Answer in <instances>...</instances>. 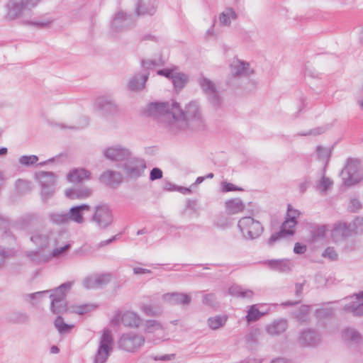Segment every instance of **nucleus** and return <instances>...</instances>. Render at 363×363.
I'll return each mask as SVG.
<instances>
[{
  "instance_id": "f257e3e1",
  "label": "nucleus",
  "mask_w": 363,
  "mask_h": 363,
  "mask_svg": "<svg viewBox=\"0 0 363 363\" xmlns=\"http://www.w3.org/2000/svg\"><path fill=\"white\" fill-rule=\"evenodd\" d=\"M359 230H363V218L357 217L350 223L340 220L333 224L331 238L335 242H340L357 233Z\"/></svg>"
},
{
  "instance_id": "f03ea898",
  "label": "nucleus",
  "mask_w": 363,
  "mask_h": 363,
  "mask_svg": "<svg viewBox=\"0 0 363 363\" xmlns=\"http://www.w3.org/2000/svg\"><path fill=\"white\" fill-rule=\"evenodd\" d=\"M172 108L173 120L174 121H189L199 120L201 118L199 106L195 101L189 103L183 110L179 103L172 101Z\"/></svg>"
},
{
  "instance_id": "7ed1b4c3",
  "label": "nucleus",
  "mask_w": 363,
  "mask_h": 363,
  "mask_svg": "<svg viewBox=\"0 0 363 363\" xmlns=\"http://www.w3.org/2000/svg\"><path fill=\"white\" fill-rule=\"evenodd\" d=\"M238 227L243 237L247 240L256 239L263 232V227L261 223L255 220L251 216H245L240 218L238 221Z\"/></svg>"
},
{
  "instance_id": "20e7f679",
  "label": "nucleus",
  "mask_w": 363,
  "mask_h": 363,
  "mask_svg": "<svg viewBox=\"0 0 363 363\" xmlns=\"http://www.w3.org/2000/svg\"><path fill=\"white\" fill-rule=\"evenodd\" d=\"M172 102H152L147 106L146 113L158 122H164L166 119H173Z\"/></svg>"
},
{
  "instance_id": "39448f33",
  "label": "nucleus",
  "mask_w": 363,
  "mask_h": 363,
  "mask_svg": "<svg viewBox=\"0 0 363 363\" xmlns=\"http://www.w3.org/2000/svg\"><path fill=\"white\" fill-rule=\"evenodd\" d=\"M113 339L110 330L104 329L94 357V363H105L113 350Z\"/></svg>"
},
{
  "instance_id": "423d86ee",
  "label": "nucleus",
  "mask_w": 363,
  "mask_h": 363,
  "mask_svg": "<svg viewBox=\"0 0 363 363\" xmlns=\"http://www.w3.org/2000/svg\"><path fill=\"white\" fill-rule=\"evenodd\" d=\"M91 220L96 223L99 229L105 230L108 228L113 222V215L111 209L107 204L95 206Z\"/></svg>"
},
{
  "instance_id": "0eeeda50",
  "label": "nucleus",
  "mask_w": 363,
  "mask_h": 363,
  "mask_svg": "<svg viewBox=\"0 0 363 363\" xmlns=\"http://www.w3.org/2000/svg\"><path fill=\"white\" fill-rule=\"evenodd\" d=\"M123 168L128 178L136 179L144 174L146 162L144 159L130 156L125 161Z\"/></svg>"
},
{
  "instance_id": "6e6552de",
  "label": "nucleus",
  "mask_w": 363,
  "mask_h": 363,
  "mask_svg": "<svg viewBox=\"0 0 363 363\" xmlns=\"http://www.w3.org/2000/svg\"><path fill=\"white\" fill-rule=\"evenodd\" d=\"M199 84L213 106L218 108L221 104V99L214 82L204 76H201L199 79Z\"/></svg>"
},
{
  "instance_id": "1a4fd4ad",
  "label": "nucleus",
  "mask_w": 363,
  "mask_h": 363,
  "mask_svg": "<svg viewBox=\"0 0 363 363\" xmlns=\"http://www.w3.org/2000/svg\"><path fill=\"white\" fill-rule=\"evenodd\" d=\"M145 342V337L135 333L123 334L118 341L119 347L125 351L133 352Z\"/></svg>"
},
{
  "instance_id": "9d476101",
  "label": "nucleus",
  "mask_w": 363,
  "mask_h": 363,
  "mask_svg": "<svg viewBox=\"0 0 363 363\" xmlns=\"http://www.w3.org/2000/svg\"><path fill=\"white\" fill-rule=\"evenodd\" d=\"M103 154L106 159L115 162L125 161L131 156L130 150L121 145L104 149Z\"/></svg>"
},
{
  "instance_id": "9b49d317",
  "label": "nucleus",
  "mask_w": 363,
  "mask_h": 363,
  "mask_svg": "<svg viewBox=\"0 0 363 363\" xmlns=\"http://www.w3.org/2000/svg\"><path fill=\"white\" fill-rule=\"evenodd\" d=\"M74 284V281H69L51 290H48V293L50 292V298L52 307H55V303L65 301V300H67V295L71 290Z\"/></svg>"
},
{
  "instance_id": "f8f14e48",
  "label": "nucleus",
  "mask_w": 363,
  "mask_h": 363,
  "mask_svg": "<svg viewBox=\"0 0 363 363\" xmlns=\"http://www.w3.org/2000/svg\"><path fill=\"white\" fill-rule=\"evenodd\" d=\"M133 24L131 14H127L123 11H118L111 23V29L114 32H121L128 30Z\"/></svg>"
},
{
  "instance_id": "ddd939ff",
  "label": "nucleus",
  "mask_w": 363,
  "mask_h": 363,
  "mask_svg": "<svg viewBox=\"0 0 363 363\" xmlns=\"http://www.w3.org/2000/svg\"><path fill=\"white\" fill-rule=\"evenodd\" d=\"M99 180L108 188L115 189L123 182V176L118 172L107 170L100 174Z\"/></svg>"
},
{
  "instance_id": "4468645a",
  "label": "nucleus",
  "mask_w": 363,
  "mask_h": 363,
  "mask_svg": "<svg viewBox=\"0 0 363 363\" xmlns=\"http://www.w3.org/2000/svg\"><path fill=\"white\" fill-rule=\"evenodd\" d=\"M297 224V221H294L292 219L286 218L284 222L280 227V230L277 233L272 234L269 239V245H273L281 238H285L289 235H293L295 233L294 227Z\"/></svg>"
},
{
  "instance_id": "2eb2a0df",
  "label": "nucleus",
  "mask_w": 363,
  "mask_h": 363,
  "mask_svg": "<svg viewBox=\"0 0 363 363\" xmlns=\"http://www.w3.org/2000/svg\"><path fill=\"white\" fill-rule=\"evenodd\" d=\"M299 344L303 347L317 346L320 341L319 334L311 329H306L300 333L298 338Z\"/></svg>"
},
{
  "instance_id": "dca6fc26",
  "label": "nucleus",
  "mask_w": 363,
  "mask_h": 363,
  "mask_svg": "<svg viewBox=\"0 0 363 363\" xmlns=\"http://www.w3.org/2000/svg\"><path fill=\"white\" fill-rule=\"evenodd\" d=\"M6 9L5 18L8 21H13L19 18L23 11L27 9L22 1L17 2L15 0H9L6 4Z\"/></svg>"
},
{
  "instance_id": "f3484780",
  "label": "nucleus",
  "mask_w": 363,
  "mask_h": 363,
  "mask_svg": "<svg viewBox=\"0 0 363 363\" xmlns=\"http://www.w3.org/2000/svg\"><path fill=\"white\" fill-rule=\"evenodd\" d=\"M162 298L164 301L171 305H189L191 301V298L189 295L179 292L164 294L162 296Z\"/></svg>"
},
{
  "instance_id": "a211bd4d",
  "label": "nucleus",
  "mask_w": 363,
  "mask_h": 363,
  "mask_svg": "<svg viewBox=\"0 0 363 363\" xmlns=\"http://www.w3.org/2000/svg\"><path fill=\"white\" fill-rule=\"evenodd\" d=\"M90 210L91 206L86 203L71 207L69 211L67 213L69 221H73L78 224L84 223V212Z\"/></svg>"
},
{
  "instance_id": "6ab92c4d",
  "label": "nucleus",
  "mask_w": 363,
  "mask_h": 363,
  "mask_svg": "<svg viewBox=\"0 0 363 363\" xmlns=\"http://www.w3.org/2000/svg\"><path fill=\"white\" fill-rule=\"evenodd\" d=\"M95 106L104 114L115 113L117 111L116 103L107 96L99 97L96 100Z\"/></svg>"
},
{
  "instance_id": "aec40b11",
  "label": "nucleus",
  "mask_w": 363,
  "mask_h": 363,
  "mask_svg": "<svg viewBox=\"0 0 363 363\" xmlns=\"http://www.w3.org/2000/svg\"><path fill=\"white\" fill-rule=\"evenodd\" d=\"M343 309L355 316L363 315V291L355 295L354 301L346 304Z\"/></svg>"
},
{
  "instance_id": "412c9836",
  "label": "nucleus",
  "mask_w": 363,
  "mask_h": 363,
  "mask_svg": "<svg viewBox=\"0 0 363 363\" xmlns=\"http://www.w3.org/2000/svg\"><path fill=\"white\" fill-rule=\"evenodd\" d=\"M30 240L36 245L37 249L45 250L49 246L50 234L48 232L37 231L31 235Z\"/></svg>"
},
{
  "instance_id": "4be33fe9",
  "label": "nucleus",
  "mask_w": 363,
  "mask_h": 363,
  "mask_svg": "<svg viewBox=\"0 0 363 363\" xmlns=\"http://www.w3.org/2000/svg\"><path fill=\"white\" fill-rule=\"evenodd\" d=\"M149 77V72L137 73L134 74L128 84V88L130 91H140L145 87V83Z\"/></svg>"
},
{
  "instance_id": "5701e85b",
  "label": "nucleus",
  "mask_w": 363,
  "mask_h": 363,
  "mask_svg": "<svg viewBox=\"0 0 363 363\" xmlns=\"http://www.w3.org/2000/svg\"><path fill=\"white\" fill-rule=\"evenodd\" d=\"M156 11V0H138L135 9V14L153 15Z\"/></svg>"
},
{
  "instance_id": "b1692460",
  "label": "nucleus",
  "mask_w": 363,
  "mask_h": 363,
  "mask_svg": "<svg viewBox=\"0 0 363 363\" xmlns=\"http://www.w3.org/2000/svg\"><path fill=\"white\" fill-rule=\"evenodd\" d=\"M231 74L233 77L250 75V65L248 62L236 59L230 66Z\"/></svg>"
},
{
  "instance_id": "393cba45",
  "label": "nucleus",
  "mask_w": 363,
  "mask_h": 363,
  "mask_svg": "<svg viewBox=\"0 0 363 363\" xmlns=\"http://www.w3.org/2000/svg\"><path fill=\"white\" fill-rule=\"evenodd\" d=\"M142 323L140 315L135 312L127 311L122 313L121 323L129 328H138Z\"/></svg>"
},
{
  "instance_id": "a878e982",
  "label": "nucleus",
  "mask_w": 363,
  "mask_h": 363,
  "mask_svg": "<svg viewBox=\"0 0 363 363\" xmlns=\"http://www.w3.org/2000/svg\"><path fill=\"white\" fill-rule=\"evenodd\" d=\"M91 173L84 168H76L71 170L67 176V181L71 183H81L90 178Z\"/></svg>"
},
{
  "instance_id": "bb28decb",
  "label": "nucleus",
  "mask_w": 363,
  "mask_h": 363,
  "mask_svg": "<svg viewBox=\"0 0 363 363\" xmlns=\"http://www.w3.org/2000/svg\"><path fill=\"white\" fill-rule=\"evenodd\" d=\"M43 250L37 249L26 252V255L30 260L36 264H44L50 260V256L48 254L43 252Z\"/></svg>"
},
{
  "instance_id": "cd10ccee",
  "label": "nucleus",
  "mask_w": 363,
  "mask_h": 363,
  "mask_svg": "<svg viewBox=\"0 0 363 363\" xmlns=\"http://www.w3.org/2000/svg\"><path fill=\"white\" fill-rule=\"evenodd\" d=\"M264 263L270 269L279 272H286L291 269L288 259H269Z\"/></svg>"
},
{
  "instance_id": "c85d7f7f",
  "label": "nucleus",
  "mask_w": 363,
  "mask_h": 363,
  "mask_svg": "<svg viewBox=\"0 0 363 363\" xmlns=\"http://www.w3.org/2000/svg\"><path fill=\"white\" fill-rule=\"evenodd\" d=\"M35 177L40 186L55 185L56 182V176L52 172L40 171L35 173Z\"/></svg>"
},
{
  "instance_id": "c756f323",
  "label": "nucleus",
  "mask_w": 363,
  "mask_h": 363,
  "mask_svg": "<svg viewBox=\"0 0 363 363\" xmlns=\"http://www.w3.org/2000/svg\"><path fill=\"white\" fill-rule=\"evenodd\" d=\"M355 168L352 164H349L342 171V175L343 177L344 184L350 186L352 184L358 182L359 179L354 175Z\"/></svg>"
},
{
  "instance_id": "7c9ffc66",
  "label": "nucleus",
  "mask_w": 363,
  "mask_h": 363,
  "mask_svg": "<svg viewBox=\"0 0 363 363\" xmlns=\"http://www.w3.org/2000/svg\"><path fill=\"white\" fill-rule=\"evenodd\" d=\"M91 190L89 189L70 188L65 191V196L71 199H84L90 196Z\"/></svg>"
},
{
  "instance_id": "2f4dec72",
  "label": "nucleus",
  "mask_w": 363,
  "mask_h": 363,
  "mask_svg": "<svg viewBox=\"0 0 363 363\" xmlns=\"http://www.w3.org/2000/svg\"><path fill=\"white\" fill-rule=\"evenodd\" d=\"M288 326L286 320L280 319L274 321L272 324L267 326V331L269 334L274 335L284 333Z\"/></svg>"
},
{
  "instance_id": "473e14b6",
  "label": "nucleus",
  "mask_w": 363,
  "mask_h": 363,
  "mask_svg": "<svg viewBox=\"0 0 363 363\" xmlns=\"http://www.w3.org/2000/svg\"><path fill=\"white\" fill-rule=\"evenodd\" d=\"M37 216L35 213H27L22 216L16 220L12 226L18 230H23L30 226L31 223L36 219Z\"/></svg>"
},
{
  "instance_id": "72a5a7b5",
  "label": "nucleus",
  "mask_w": 363,
  "mask_h": 363,
  "mask_svg": "<svg viewBox=\"0 0 363 363\" xmlns=\"http://www.w3.org/2000/svg\"><path fill=\"white\" fill-rule=\"evenodd\" d=\"M225 208L230 213L235 214L243 211L245 205L240 199L236 198L226 201Z\"/></svg>"
},
{
  "instance_id": "f704fd0d",
  "label": "nucleus",
  "mask_w": 363,
  "mask_h": 363,
  "mask_svg": "<svg viewBox=\"0 0 363 363\" xmlns=\"http://www.w3.org/2000/svg\"><path fill=\"white\" fill-rule=\"evenodd\" d=\"M189 77L188 75L183 73L179 72L176 70L173 77L171 81L173 84L174 88L177 91H181L186 84L188 82Z\"/></svg>"
},
{
  "instance_id": "c9c22d12",
  "label": "nucleus",
  "mask_w": 363,
  "mask_h": 363,
  "mask_svg": "<svg viewBox=\"0 0 363 363\" xmlns=\"http://www.w3.org/2000/svg\"><path fill=\"white\" fill-rule=\"evenodd\" d=\"M7 320L13 324H26L29 321V315L25 312L13 311L8 315Z\"/></svg>"
},
{
  "instance_id": "e433bc0d",
  "label": "nucleus",
  "mask_w": 363,
  "mask_h": 363,
  "mask_svg": "<svg viewBox=\"0 0 363 363\" xmlns=\"http://www.w3.org/2000/svg\"><path fill=\"white\" fill-rule=\"evenodd\" d=\"M343 340L349 343H359L362 340L360 333L354 328H346L342 331Z\"/></svg>"
},
{
  "instance_id": "4c0bfd02",
  "label": "nucleus",
  "mask_w": 363,
  "mask_h": 363,
  "mask_svg": "<svg viewBox=\"0 0 363 363\" xmlns=\"http://www.w3.org/2000/svg\"><path fill=\"white\" fill-rule=\"evenodd\" d=\"M228 320L226 315H217L213 317H210L207 320V324L209 328L213 330H218L223 327Z\"/></svg>"
},
{
  "instance_id": "58836bf2",
  "label": "nucleus",
  "mask_w": 363,
  "mask_h": 363,
  "mask_svg": "<svg viewBox=\"0 0 363 363\" xmlns=\"http://www.w3.org/2000/svg\"><path fill=\"white\" fill-rule=\"evenodd\" d=\"M267 313V311H260L257 308V305L254 304L250 307L245 318L249 323L255 322Z\"/></svg>"
},
{
  "instance_id": "ea45409f",
  "label": "nucleus",
  "mask_w": 363,
  "mask_h": 363,
  "mask_svg": "<svg viewBox=\"0 0 363 363\" xmlns=\"http://www.w3.org/2000/svg\"><path fill=\"white\" fill-rule=\"evenodd\" d=\"M54 325L59 333L61 335L69 333L71 330L74 328L73 325L65 323L61 315H57L54 321Z\"/></svg>"
},
{
  "instance_id": "a19ab883",
  "label": "nucleus",
  "mask_w": 363,
  "mask_h": 363,
  "mask_svg": "<svg viewBox=\"0 0 363 363\" xmlns=\"http://www.w3.org/2000/svg\"><path fill=\"white\" fill-rule=\"evenodd\" d=\"M49 218L52 223L57 225L66 224L69 222L67 213H51L49 214Z\"/></svg>"
},
{
  "instance_id": "79ce46f5",
  "label": "nucleus",
  "mask_w": 363,
  "mask_h": 363,
  "mask_svg": "<svg viewBox=\"0 0 363 363\" xmlns=\"http://www.w3.org/2000/svg\"><path fill=\"white\" fill-rule=\"evenodd\" d=\"M50 311L57 315L67 313L69 311L67 301L65 300V301L57 302L55 303V307H52V302H50Z\"/></svg>"
},
{
  "instance_id": "37998d69",
  "label": "nucleus",
  "mask_w": 363,
  "mask_h": 363,
  "mask_svg": "<svg viewBox=\"0 0 363 363\" xmlns=\"http://www.w3.org/2000/svg\"><path fill=\"white\" fill-rule=\"evenodd\" d=\"M326 228L324 225H314L311 226V233L314 240L323 239L325 237Z\"/></svg>"
},
{
  "instance_id": "c03bdc74",
  "label": "nucleus",
  "mask_w": 363,
  "mask_h": 363,
  "mask_svg": "<svg viewBox=\"0 0 363 363\" xmlns=\"http://www.w3.org/2000/svg\"><path fill=\"white\" fill-rule=\"evenodd\" d=\"M16 187L18 193L21 194H26L31 191L30 182L23 179H18L16 182Z\"/></svg>"
},
{
  "instance_id": "a18cd8bd",
  "label": "nucleus",
  "mask_w": 363,
  "mask_h": 363,
  "mask_svg": "<svg viewBox=\"0 0 363 363\" xmlns=\"http://www.w3.org/2000/svg\"><path fill=\"white\" fill-rule=\"evenodd\" d=\"M140 309L147 316L157 317L160 315L159 309L150 304H142Z\"/></svg>"
},
{
  "instance_id": "49530a36",
  "label": "nucleus",
  "mask_w": 363,
  "mask_h": 363,
  "mask_svg": "<svg viewBox=\"0 0 363 363\" xmlns=\"http://www.w3.org/2000/svg\"><path fill=\"white\" fill-rule=\"evenodd\" d=\"M162 325L156 320H147L145 323V333H152L156 330H162Z\"/></svg>"
},
{
  "instance_id": "de8ad7c7",
  "label": "nucleus",
  "mask_w": 363,
  "mask_h": 363,
  "mask_svg": "<svg viewBox=\"0 0 363 363\" xmlns=\"http://www.w3.org/2000/svg\"><path fill=\"white\" fill-rule=\"evenodd\" d=\"M94 277L96 279L94 281L98 289H101L106 286L110 282L111 277L110 274H102Z\"/></svg>"
},
{
  "instance_id": "09e8293b",
  "label": "nucleus",
  "mask_w": 363,
  "mask_h": 363,
  "mask_svg": "<svg viewBox=\"0 0 363 363\" xmlns=\"http://www.w3.org/2000/svg\"><path fill=\"white\" fill-rule=\"evenodd\" d=\"M333 314L331 308H319L315 312V316L318 320H324L330 318Z\"/></svg>"
},
{
  "instance_id": "8fccbe9b",
  "label": "nucleus",
  "mask_w": 363,
  "mask_h": 363,
  "mask_svg": "<svg viewBox=\"0 0 363 363\" xmlns=\"http://www.w3.org/2000/svg\"><path fill=\"white\" fill-rule=\"evenodd\" d=\"M214 225L222 229H225L230 226V219L225 215H220L214 221Z\"/></svg>"
},
{
  "instance_id": "3c124183",
  "label": "nucleus",
  "mask_w": 363,
  "mask_h": 363,
  "mask_svg": "<svg viewBox=\"0 0 363 363\" xmlns=\"http://www.w3.org/2000/svg\"><path fill=\"white\" fill-rule=\"evenodd\" d=\"M38 161L36 155H23L19 158V163L25 166H30L35 164Z\"/></svg>"
},
{
  "instance_id": "603ef678",
  "label": "nucleus",
  "mask_w": 363,
  "mask_h": 363,
  "mask_svg": "<svg viewBox=\"0 0 363 363\" xmlns=\"http://www.w3.org/2000/svg\"><path fill=\"white\" fill-rule=\"evenodd\" d=\"M309 306L302 305L296 313L295 317L298 321L303 322L306 320L308 314Z\"/></svg>"
},
{
  "instance_id": "864d4df0",
  "label": "nucleus",
  "mask_w": 363,
  "mask_h": 363,
  "mask_svg": "<svg viewBox=\"0 0 363 363\" xmlns=\"http://www.w3.org/2000/svg\"><path fill=\"white\" fill-rule=\"evenodd\" d=\"M332 185L333 182L329 178L323 177L317 184V189L322 192H325Z\"/></svg>"
},
{
  "instance_id": "5fc2aeb1",
  "label": "nucleus",
  "mask_w": 363,
  "mask_h": 363,
  "mask_svg": "<svg viewBox=\"0 0 363 363\" xmlns=\"http://www.w3.org/2000/svg\"><path fill=\"white\" fill-rule=\"evenodd\" d=\"M203 303L206 306L211 308H216L218 306L216 298L213 294H205L203 297Z\"/></svg>"
},
{
  "instance_id": "6e6d98bb",
  "label": "nucleus",
  "mask_w": 363,
  "mask_h": 363,
  "mask_svg": "<svg viewBox=\"0 0 363 363\" xmlns=\"http://www.w3.org/2000/svg\"><path fill=\"white\" fill-rule=\"evenodd\" d=\"M71 247L70 244H66L65 246L54 249L49 255L50 259L52 258L59 257L63 255L69 248Z\"/></svg>"
},
{
  "instance_id": "4d7b16f0",
  "label": "nucleus",
  "mask_w": 363,
  "mask_h": 363,
  "mask_svg": "<svg viewBox=\"0 0 363 363\" xmlns=\"http://www.w3.org/2000/svg\"><path fill=\"white\" fill-rule=\"evenodd\" d=\"M54 186L55 185L41 186V196L44 201L50 199L52 196Z\"/></svg>"
},
{
  "instance_id": "13d9d810",
  "label": "nucleus",
  "mask_w": 363,
  "mask_h": 363,
  "mask_svg": "<svg viewBox=\"0 0 363 363\" xmlns=\"http://www.w3.org/2000/svg\"><path fill=\"white\" fill-rule=\"evenodd\" d=\"M176 70H177V67H174V68H171V69L165 68V69H162L157 70V74L158 75L163 76V77L171 80L172 78L173 77Z\"/></svg>"
},
{
  "instance_id": "bf43d9fd",
  "label": "nucleus",
  "mask_w": 363,
  "mask_h": 363,
  "mask_svg": "<svg viewBox=\"0 0 363 363\" xmlns=\"http://www.w3.org/2000/svg\"><path fill=\"white\" fill-rule=\"evenodd\" d=\"M322 256L324 257H327L332 261L336 260L337 259V254L332 247H328L322 254Z\"/></svg>"
},
{
  "instance_id": "052dcab7",
  "label": "nucleus",
  "mask_w": 363,
  "mask_h": 363,
  "mask_svg": "<svg viewBox=\"0 0 363 363\" xmlns=\"http://www.w3.org/2000/svg\"><path fill=\"white\" fill-rule=\"evenodd\" d=\"M95 277H88L83 281V286L86 289H98L96 284H95Z\"/></svg>"
},
{
  "instance_id": "680f3d73",
  "label": "nucleus",
  "mask_w": 363,
  "mask_h": 363,
  "mask_svg": "<svg viewBox=\"0 0 363 363\" xmlns=\"http://www.w3.org/2000/svg\"><path fill=\"white\" fill-rule=\"evenodd\" d=\"M50 23H51L50 21H23V24H25V25L34 26L38 27L40 28H47L50 24Z\"/></svg>"
},
{
  "instance_id": "e2e57ef3",
  "label": "nucleus",
  "mask_w": 363,
  "mask_h": 363,
  "mask_svg": "<svg viewBox=\"0 0 363 363\" xmlns=\"http://www.w3.org/2000/svg\"><path fill=\"white\" fill-rule=\"evenodd\" d=\"M122 235H123V233L121 232V233L112 236L111 238H109L108 240L101 241L98 244V248L104 247L112 243L113 242L120 239L121 237L122 236Z\"/></svg>"
},
{
  "instance_id": "0e129e2a",
  "label": "nucleus",
  "mask_w": 363,
  "mask_h": 363,
  "mask_svg": "<svg viewBox=\"0 0 363 363\" xmlns=\"http://www.w3.org/2000/svg\"><path fill=\"white\" fill-rule=\"evenodd\" d=\"M163 172L161 169L158 167H154L152 169L150 173V180L155 181L157 179H162Z\"/></svg>"
},
{
  "instance_id": "69168bd1",
  "label": "nucleus",
  "mask_w": 363,
  "mask_h": 363,
  "mask_svg": "<svg viewBox=\"0 0 363 363\" xmlns=\"http://www.w3.org/2000/svg\"><path fill=\"white\" fill-rule=\"evenodd\" d=\"M242 189L235 186L232 183H229L227 182H224L222 183V191L223 192H229L233 191H242Z\"/></svg>"
},
{
  "instance_id": "338daca9",
  "label": "nucleus",
  "mask_w": 363,
  "mask_h": 363,
  "mask_svg": "<svg viewBox=\"0 0 363 363\" xmlns=\"http://www.w3.org/2000/svg\"><path fill=\"white\" fill-rule=\"evenodd\" d=\"M317 154L320 158L326 159L327 160H328L330 155V152L327 148H325V147H323L320 146H318Z\"/></svg>"
},
{
  "instance_id": "774afa93",
  "label": "nucleus",
  "mask_w": 363,
  "mask_h": 363,
  "mask_svg": "<svg viewBox=\"0 0 363 363\" xmlns=\"http://www.w3.org/2000/svg\"><path fill=\"white\" fill-rule=\"evenodd\" d=\"M90 311V306L87 304L77 306L74 307L73 312L79 314L84 315Z\"/></svg>"
}]
</instances>
